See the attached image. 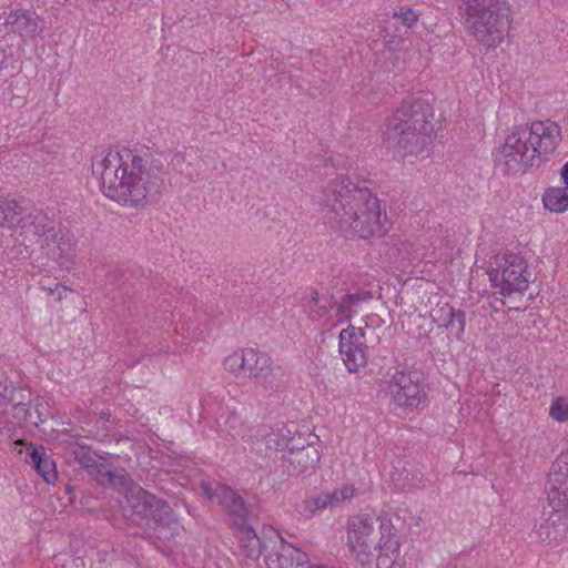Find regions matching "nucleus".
Here are the masks:
<instances>
[{
  "label": "nucleus",
  "mask_w": 568,
  "mask_h": 568,
  "mask_svg": "<svg viewBox=\"0 0 568 568\" xmlns=\"http://www.w3.org/2000/svg\"><path fill=\"white\" fill-rule=\"evenodd\" d=\"M339 354L349 373L357 372L367 363V346L363 328L348 325L338 336Z\"/></svg>",
  "instance_id": "obj_13"
},
{
  "label": "nucleus",
  "mask_w": 568,
  "mask_h": 568,
  "mask_svg": "<svg viewBox=\"0 0 568 568\" xmlns=\"http://www.w3.org/2000/svg\"><path fill=\"white\" fill-rule=\"evenodd\" d=\"M170 165L176 173L185 175L186 178L192 176L190 171L191 163L186 161L185 153L180 151L175 152L171 158Z\"/></svg>",
  "instance_id": "obj_31"
},
{
  "label": "nucleus",
  "mask_w": 568,
  "mask_h": 568,
  "mask_svg": "<svg viewBox=\"0 0 568 568\" xmlns=\"http://www.w3.org/2000/svg\"><path fill=\"white\" fill-rule=\"evenodd\" d=\"M27 207L13 199L0 195V226L17 229L20 219H22Z\"/></svg>",
  "instance_id": "obj_22"
},
{
  "label": "nucleus",
  "mask_w": 568,
  "mask_h": 568,
  "mask_svg": "<svg viewBox=\"0 0 568 568\" xmlns=\"http://www.w3.org/2000/svg\"><path fill=\"white\" fill-rule=\"evenodd\" d=\"M433 106L423 99L404 100L386 119L383 136L403 158L418 156L428 150L434 132Z\"/></svg>",
  "instance_id": "obj_4"
},
{
  "label": "nucleus",
  "mask_w": 568,
  "mask_h": 568,
  "mask_svg": "<svg viewBox=\"0 0 568 568\" xmlns=\"http://www.w3.org/2000/svg\"><path fill=\"white\" fill-rule=\"evenodd\" d=\"M88 473L90 476L94 477L100 485L105 487L112 470L103 463L97 462Z\"/></svg>",
  "instance_id": "obj_32"
},
{
  "label": "nucleus",
  "mask_w": 568,
  "mask_h": 568,
  "mask_svg": "<svg viewBox=\"0 0 568 568\" xmlns=\"http://www.w3.org/2000/svg\"><path fill=\"white\" fill-rule=\"evenodd\" d=\"M393 525L374 514H363L348 524V545L358 556H374L395 560L399 552V544L393 535Z\"/></svg>",
  "instance_id": "obj_6"
},
{
  "label": "nucleus",
  "mask_w": 568,
  "mask_h": 568,
  "mask_svg": "<svg viewBox=\"0 0 568 568\" xmlns=\"http://www.w3.org/2000/svg\"><path fill=\"white\" fill-rule=\"evenodd\" d=\"M489 280L496 293L508 296L528 288L529 273L524 258L514 253L496 258V267L488 270Z\"/></svg>",
  "instance_id": "obj_10"
},
{
  "label": "nucleus",
  "mask_w": 568,
  "mask_h": 568,
  "mask_svg": "<svg viewBox=\"0 0 568 568\" xmlns=\"http://www.w3.org/2000/svg\"><path fill=\"white\" fill-rule=\"evenodd\" d=\"M101 191L122 206L140 209L155 203L165 189L164 163L150 152L109 150L92 163Z\"/></svg>",
  "instance_id": "obj_1"
},
{
  "label": "nucleus",
  "mask_w": 568,
  "mask_h": 568,
  "mask_svg": "<svg viewBox=\"0 0 568 568\" xmlns=\"http://www.w3.org/2000/svg\"><path fill=\"white\" fill-rule=\"evenodd\" d=\"M296 440H301V436H295V432L286 426H282L276 432H272L266 436V446L267 448L288 454V452L297 448L295 446Z\"/></svg>",
  "instance_id": "obj_21"
},
{
  "label": "nucleus",
  "mask_w": 568,
  "mask_h": 568,
  "mask_svg": "<svg viewBox=\"0 0 568 568\" xmlns=\"http://www.w3.org/2000/svg\"><path fill=\"white\" fill-rule=\"evenodd\" d=\"M450 316L455 317V324H457L456 336L459 338L465 331L466 314L462 310H452Z\"/></svg>",
  "instance_id": "obj_39"
},
{
  "label": "nucleus",
  "mask_w": 568,
  "mask_h": 568,
  "mask_svg": "<svg viewBox=\"0 0 568 568\" xmlns=\"http://www.w3.org/2000/svg\"><path fill=\"white\" fill-rule=\"evenodd\" d=\"M550 416L558 422H565L568 419V408L557 399L551 404Z\"/></svg>",
  "instance_id": "obj_38"
},
{
  "label": "nucleus",
  "mask_w": 568,
  "mask_h": 568,
  "mask_svg": "<svg viewBox=\"0 0 568 568\" xmlns=\"http://www.w3.org/2000/svg\"><path fill=\"white\" fill-rule=\"evenodd\" d=\"M545 493L551 508L568 505V449L552 463Z\"/></svg>",
  "instance_id": "obj_14"
},
{
  "label": "nucleus",
  "mask_w": 568,
  "mask_h": 568,
  "mask_svg": "<svg viewBox=\"0 0 568 568\" xmlns=\"http://www.w3.org/2000/svg\"><path fill=\"white\" fill-rule=\"evenodd\" d=\"M564 183L568 185V161L564 164L560 171Z\"/></svg>",
  "instance_id": "obj_43"
},
{
  "label": "nucleus",
  "mask_w": 568,
  "mask_h": 568,
  "mask_svg": "<svg viewBox=\"0 0 568 568\" xmlns=\"http://www.w3.org/2000/svg\"><path fill=\"white\" fill-rule=\"evenodd\" d=\"M274 542V534L270 537H258L256 531H251V542L245 544V548L243 551L245 556L250 559H258L262 555L265 557Z\"/></svg>",
  "instance_id": "obj_27"
},
{
  "label": "nucleus",
  "mask_w": 568,
  "mask_h": 568,
  "mask_svg": "<svg viewBox=\"0 0 568 568\" xmlns=\"http://www.w3.org/2000/svg\"><path fill=\"white\" fill-rule=\"evenodd\" d=\"M564 508L565 507L551 508L552 510L549 516L540 524L537 532L542 541L558 540L567 536L568 520Z\"/></svg>",
  "instance_id": "obj_19"
},
{
  "label": "nucleus",
  "mask_w": 568,
  "mask_h": 568,
  "mask_svg": "<svg viewBox=\"0 0 568 568\" xmlns=\"http://www.w3.org/2000/svg\"><path fill=\"white\" fill-rule=\"evenodd\" d=\"M13 409V417L18 419L19 422H27L32 425L38 426V422L32 418V407L31 405H20L12 407Z\"/></svg>",
  "instance_id": "obj_36"
},
{
  "label": "nucleus",
  "mask_w": 568,
  "mask_h": 568,
  "mask_svg": "<svg viewBox=\"0 0 568 568\" xmlns=\"http://www.w3.org/2000/svg\"><path fill=\"white\" fill-rule=\"evenodd\" d=\"M316 203L325 223L343 236L366 240L379 237L387 231L388 219L377 196L347 176L331 180L317 195Z\"/></svg>",
  "instance_id": "obj_2"
},
{
  "label": "nucleus",
  "mask_w": 568,
  "mask_h": 568,
  "mask_svg": "<svg viewBox=\"0 0 568 568\" xmlns=\"http://www.w3.org/2000/svg\"><path fill=\"white\" fill-rule=\"evenodd\" d=\"M354 496L353 486H344L342 489H335L332 493H321L312 496L304 501V511L314 515L317 510L327 507H336L339 503L351 499Z\"/></svg>",
  "instance_id": "obj_20"
},
{
  "label": "nucleus",
  "mask_w": 568,
  "mask_h": 568,
  "mask_svg": "<svg viewBox=\"0 0 568 568\" xmlns=\"http://www.w3.org/2000/svg\"><path fill=\"white\" fill-rule=\"evenodd\" d=\"M135 486L136 485L133 484V480L124 469H116L112 470L105 487H111L118 493L123 494L125 501H128V494H130Z\"/></svg>",
  "instance_id": "obj_28"
},
{
  "label": "nucleus",
  "mask_w": 568,
  "mask_h": 568,
  "mask_svg": "<svg viewBox=\"0 0 568 568\" xmlns=\"http://www.w3.org/2000/svg\"><path fill=\"white\" fill-rule=\"evenodd\" d=\"M88 473L90 476L94 477L100 485L105 487L112 470L103 463L97 462Z\"/></svg>",
  "instance_id": "obj_33"
},
{
  "label": "nucleus",
  "mask_w": 568,
  "mask_h": 568,
  "mask_svg": "<svg viewBox=\"0 0 568 568\" xmlns=\"http://www.w3.org/2000/svg\"><path fill=\"white\" fill-rule=\"evenodd\" d=\"M452 310H455L454 307H452L450 305H446V307H442L440 312H445V318H444V326L446 328H453L455 326V317L450 316V311Z\"/></svg>",
  "instance_id": "obj_40"
},
{
  "label": "nucleus",
  "mask_w": 568,
  "mask_h": 568,
  "mask_svg": "<svg viewBox=\"0 0 568 568\" xmlns=\"http://www.w3.org/2000/svg\"><path fill=\"white\" fill-rule=\"evenodd\" d=\"M32 418H36L34 409L32 408Z\"/></svg>",
  "instance_id": "obj_48"
},
{
  "label": "nucleus",
  "mask_w": 568,
  "mask_h": 568,
  "mask_svg": "<svg viewBox=\"0 0 568 568\" xmlns=\"http://www.w3.org/2000/svg\"><path fill=\"white\" fill-rule=\"evenodd\" d=\"M7 375L0 373V390H6Z\"/></svg>",
  "instance_id": "obj_45"
},
{
  "label": "nucleus",
  "mask_w": 568,
  "mask_h": 568,
  "mask_svg": "<svg viewBox=\"0 0 568 568\" xmlns=\"http://www.w3.org/2000/svg\"><path fill=\"white\" fill-rule=\"evenodd\" d=\"M40 286L42 290L47 291L49 293V295H52V296L57 295V300H61L62 293L68 290L62 284L55 282V280L52 281L49 277L42 278L40 281Z\"/></svg>",
  "instance_id": "obj_35"
},
{
  "label": "nucleus",
  "mask_w": 568,
  "mask_h": 568,
  "mask_svg": "<svg viewBox=\"0 0 568 568\" xmlns=\"http://www.w3.org/2000/svg\"><path fill=\"white\" fill-rule=\"evenodd\" d=\"M4 24L24 40L36 39L43 29V20L40 16L28 9L11 10L4 19Z\"/></svg>",
  "instance_id": "obj_16"
},
{
  "label": "nucleus",
  "mask_w": 568,
  "mask_h": 568,
  "mask_svg": "<svg viewBox=\"0 0 568 568\" xmlns=\"http://www.w3.org/2000/svg\"><path fill=\"white\" fill-rule=\"evenodd\" d=\"M273 534L274 542L265 554L267 568H308L307 554L284 541L276 530H273Z\"/></svg>",
  "instance_id": "obj_15"
},
{
  "label": "nucleus",
  "mask_w": 568,
  "mask_h": 568,
  "mask_svg": "<svg viewBox=\"0 0 568 568\" xmlns=\"http://www.w3.org/2000/svg\"><path fill=\"white\" fill-rule=\"evenodd\" d=\"M466 31L480 44L499 45L508 32L510 8L507 0H459Z\"/></svg>",
  "instance_id": "obj_5"
},
{
  "label": "nucleus",
  "mask_w": 568,
  "mask_h": 568,
  "mask_svg": "<svg viewBox=\"0 0 568 568\" xmlns=\"http://www.w3.org/2000/svg\"><path fill=\"white\" fill-rule=\"evenodd\" d=\"M111 417L112 415L110 410H102L100 413V419H102L103 422H110Z\"/></svg>",
  "instance_id": "obj_44"
},
{
  "label": "nucleus",
  "mask_w": 568,
  "mask_h": 568,
  "mask_svg": "<svg viewBox=\"0 0 568 568\" xmlns=\"http://www.w3.org/2000/svg\"><path fill=\"white\" fill-rule=\"evenodd\" d=\"M560 141V128L549 120L519 125L507 135L497 161L507 174L525 173L547 162Z\"/></svg>",
  "instance_id": "obj_3"
},
{
  "label": "nucleus",
  "mask_w": 568,
  "mask_h": 568,
  "mask_svg": "<svg viewBox=\"0 0 568 568\" xmlns=\"http://www.w3.org/2000/svg\"><path fill=\"white\" fill-rule=\"evenodd\" d=\"M301 442H302V439H301V440H296V442H295V446H302V445H304V444H303V443H301Z\"/></svg>",
  "instance_id": "obj_47"
},
{
  "label": "nucleus",
  "mask_w": 568,
  "mask_h": 568,
  "mask_svg": "<svg viewBox=\"0 0 568 568\" xmlns=\"http://www.w3.org/2000/svg\"><path fill=\"white\" fill-rule=\"evenodd\" d=\"M372 298V293L368 291H358L355 293L346 294L339 303L336 305L337 314L341 316L339 322L351 320L354 311L353 307L362 302H366Z\"/></svg>",
  "instance_id": "obj_26"
},
{
  "label": "nucleus",
  "mask_w": 568,
  "mask_h": 568,
  "mask_svg": "<svg viewBox=\"0 0 568 568\" xmlns=\"http://www.w3.org/2000/svg\"><path fill=\"white\" fill-rule=\"evenodd\" d=\"M73 455H74L75 460L87 471H89L93 467V465L97 463L91 450L87 446L78 445L73 449Z\"/></svg>",
  "instance_id": "obj_30"
},
{
  "label": "nucleus",
  "mask_w": 568,
  "mask_h": 568,
  "mask_svg": "<svg viewBox=\"0 0 568 568\" xmlns=\"http://www.w3.org/2000/svg\"><path fill=\"white\" fill-rule=\"evenodd\" d=\"M224 367L237 377L258 382L266 390H275L281 386L273 374V361L264 352L254 348L235 352L224 359Z\"/></svg>",
  "instance_id": "obj_9"
},
{
  "label": "nucleus",
  "mask_w": 568,
  "mask_h": 568,
  "mask_svg": "<svg viewBox=\"0 0 568 568\" xmlns=\"http://www.w3.org/2000/svg\"><path fill=\"white\" fill-rule=\"evenodd\" d=\"M217 426L220 434L229 439H235L236 436H240V430L242 427V422L240 417L235 413H231L227 416H221L217 418Z\"/></svg>",
  "instance_id": "obj_29"
},
{
  "label": "nucleus",
  "mask_w": 568,
  "mask_h": 568,
  "mask_svg": "<svg viewBox=\"0 0 568 568\" xmlns=\"http://www.w3.org/2000/svg\"><path fill=\"white\" fill-rule=\"evenodd\" d=\"M394 18L398 19L406 28H412L418 20V14L410 8L402 7L399 11L394 12Z\"/></svg>",
  "instance_id": "obj_34"
},
{
  "label": "nucleus",
  "mask_w": 568,
  "mask_h": 568,
  "mask_svg": "<svg viewBox=\"0 0 568 568\" xmlns=\"http://www.w3.org/2000/svg\"><path fill=\"white\" fill-rule=\"evenodd\" d=\"M26 462L37 470L45 483L51 484L58 478L55 463L43 446L36 447L30 444L27 448Z\"/></svg>",
  "instance_id": "obj_18"
},
{
  "label": "nucleus",
  "mask_w": 568,
  "mask_h": 568,
  "mask_svg": "<svg viewBox=\"0 0 568 568\" xmlns=\"http://www.w3.org/2000/svg\"><path fill=\"white\" fill-rule=\"evenodd\" d=\"M205 495L215 500L226 514L233 526H243L256 518L253 507L233 488L224 484H216L214 488L203 485Z\"/></svg>",
  "instance_id": "obj_12"
},
{
  "label": "nucleus",
  "mask_w": 568,
  "mask_h": 568,
  "mask_svg": "<svg viewBox=\"0 0 568 568\" xmlns=\"http://www.w3.org/2000/svg\"><path fill=\"white\" fill-rule=\"evenodd\" d=\"M388 390L395 405L409 410L427 397L423 375L417 371L396 372L388 382Z\"/></svg>",
  "instance_id": "obj_11"
},
{
  "label": "nucleus",
  "mask_w": 568,
  "mask_h": 568,
  "mask_svg": "<svg viewBox=\"0 0 568 568\" xmlns=\"http://www.w3.org/2000/svg\"><path fill=\"white\" fill-rule=\"evenodd\" d=\"M32 394L28 388L14 386L13 382L7 376L6 390H0V406L12 407L20 405H32Z\"/></svg>",
  "instance_id": "obj_23"
},
{
  "label": "nucleus",
  "mask_w": 568,
  "mask_h": 568,
  "mask_svg": "<svg viewBox=\"0 0 568 568\" xmlns=\"http://www.w3.org/2000/svg\"><path fill=\"white\" fill-rule=\"evenodd\" d=\"M234 527L237 529L239 542L243 549L245 548V544L251 542V531H255V529L251 526V523Z\"/></svg>",
  "instance_id": "obj_37"
},
{
  "label": "nucleus",
  "mask_w": 568,
  "mask_h": 568,
  "mask_svg": "<svg viewBox=\"0 0 568 568\" xmlns=\"http://www.w3.org/2000/svg\"><path fill=\"white\" fill-rule=\"evenodd\" d=\"M384 321L377 314H371L365 317V327L381 326Z\"/></svg>",
  "instance_id": "obj_41"
},
{
  "label": "nucleus",
  "mask_w": 568,
  "mask_h": 568,
  "mask_svg": "<svg viewBox=\"0 0 568 568\" xmlns=\"http://www.w3.org/2000/svg\"><path fill=\"white\" fill-rule=\"evenodd\" d=\"M282 458L287 463L290 476H301L315 469L321 460V455L313 444H307L297 446L288 454H284Z\"/></svg>",
  "instance_id": "obj_17"
},
{
  "label": "nucleus",
  "mask_w": 568,
  "mask_h": 568,
  "mask_svg": "<svg viewBox=\"0 0 568 568\" xmlns=\"http://www.w3.org/2000/svg\"><path fill=\"white\" fill-rule=\"evenodd\" d=\"M42 408H44L43 404L40 403L39 400H37V403L33 405V409H34V413H36L34 420H37L38 424L44 422Z\"/></svg>",
  "instance_id": "obj_42"
},
{
  "label": "nucleus",
  "mask_w": 568,
  "mask_h": 568,
  "mask_svg": "<svg viewBox=\"0 0 568 568\" xmlns=\"http://www.w3.org/2000/svg\"><path fill=\"white\" fill-rule=\"evenodd\" d=\"M124 511L133 525L145 529L165 528L174 523V514L169 503L141 486H135L128 494Z\"/></svg>",
  "instance_id": "obj_7"
},
{
  "label": "nucleus",
  "mask_w": 568,
  "mask_h": 568,
  "mask_svg": "<svg viewBox=\"0 0 568 568\" xmlns=\"http://www.w3.org/2000/svg\"><path fill=\"white\" fill-rule=\"evenodd\" d=\"M17 229L26 240L40 244L47 257L55 261L63 255V236H59L55 222L42 211L27 209Z\"/></svg>",
  "instance_id": "obj_8"
},
{
  "label": "nucleus",
  "mask_w": 568,
  "mask_h": 568,
  "mask_svg": "<svg viewBox=\"0 0 568 568\" xmlns=\"http://www.w3.org/2000/svg\"><path fill=\"white\" fill-rule=\"evenodd\" d=\"M337 303L333 295H320L317 291L312 292V298L308 304L310 317L312 321L326 318L332 308H336Z\"/></svg>",
  "instance_id": "obj_24"
},
{
  "label": "nucleus",
  "mask_w": 568,
  "mask_h": 568,
  "mask_svg": "<svg viewBox=\"0 0 568 568\" xmlns=\"http://www.w3.org/2000/svg\"><path fill=\"white\" fill-rule=\"evenodd\" d=\"M308 568H328L327 566H322V565H318V566H310L308 565Z\"/></svg>",
  "instance_id": "obj_46"
},
{
  "label": "nucleus",
  "mask_w": 568,
  "mask_h": 568,
  "mask_svg": "<svg viewBox=\"0 0 568 568\" xmlns=\"http://www.w3.org/2000/svg\"><path fill=\"white\" fill-rule=\"evenodd\" d=\"M542 202L545 207L561 213L568 210V186L549 187L546 190Z\"/></svg>",
  "instance_id": "obj_25"
}]
</instances>
